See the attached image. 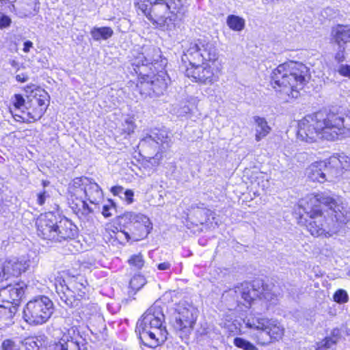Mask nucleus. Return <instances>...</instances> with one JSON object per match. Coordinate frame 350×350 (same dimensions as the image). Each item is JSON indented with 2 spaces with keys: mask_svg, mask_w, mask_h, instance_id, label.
<instances>
[{
  "mask_svg": "<svg viewBox=\"0 0 350 350\" xmlns=\"http://www.w3.org/2000/svg\"><path fill=\"white\" fill-rule=\"evenodd\" d=\"M25 350H45V342L38 338H29L25 340L23 345ZM2 350H21V343L7 339L2 342Z\"/></svg>",
  "mask_w": 350,
  "mask_h": 350,
  "instance_id": "nucleus-21",
  "label": "nucleus"
},
{
  "mask_svg": "<svg viewBox=\"0 0 350 350\" xmlns=\"http://www.w3.org/2000/svg\"><path fill=\"white\" fill-rule=\"evenodd\" d=\"M299 209V224L314 237H332L350 221V211L342 198L325 193L301 199Z\"/></svg>",
  "mask_w": 350,
  "mask_h": 350,
  "instance_id": "nucleus-1",
  "label": "nucleus"
},
{
  "mask_svg": "<svg viewBox=\"0 0 350 350\" xmlns=\"http://www.w3.org/2000/svg\"><path fill=\"white\" fill-rule=\"evenodd\" d=\"M226 24L228 27L234 31H241L245 26V21L243 18L230 14L227 16Z\"/></svg>",
  "mask_w": 350,
  "mask_h": 350,
  "instance_id": "nucleus-33",
  "label": "nucleus"
},
{
  "mask_svg": "<svg viewBox=\"0 0 350 350\" xmlns=\"http://www.w3.org/2000/svg\"><path fill=\"white\" fill-rule=\"evenodd\" d=\"M86 283L85 280L82 278H73L68 284H62L59 282V285L56 286V291L59 294L60 299L69 306L77 305L75 302L85 297L86 294Z\"/></svg>",
  "mask_w": 350,
  "mask_h": 350,
  "instance_id": "nucleus-15",
  "label": "nucleus"
},
{
  "mask_svg": "<svg viewBox=\"0 0 350 350\" xmlns=\"http://www.w3.org/2000/svg\"><path fill=\"white\" fill-rule=\"evenodd\" d=\"M111 192L114 195H119L124 193V189L120 186H116L111 188Z\"/></svg>",
  "mask_w": 350,
  "mask_h": 350,
  "instance_id": "nucleus-52",
  "label": "nucleus"
},
{
  "mask_svg": "<svg viewBox=\"0 0 350 350\" xmlns=\"http://www.w3.org/2000/svg\"><path fill=\"white\" fill-rule=\"evenodd\" d=\"M307 67L297 62H290L279 65L271 73V83L278 97L284 102H290L300 95L307 80Z\"/></svg>",
  "mask_w": 350,
  "mask_h": 350,
  "instance_id": "nucleus-4",
  "label": "nucleus"
},
{
  "mask_svg": "<svg viewBox=\"0 0 350 350\" xmlns=\"http://www.w3.org/2000/svg\"><path fill=\"white\" fill-rule=\"evenodd\" d=\"M47 185H48V183H46L45 181L43 182L44 187H46Z\"/></svg>",
  "mask_w": 350,
  "mask_h": 350,
  "instance_id": "nucleus-56",
  "label": "nucleus"
},
{
  "mask_svg": "<svg viewBox=\"0 0 350 350\" xmlns=\"http://www.w3.org/2000/svg\"><path fill=\"white\" fill-rule=\"evenodd\" d=\"M129 266L136 270L141 269L144 266V259L142 254H133L128 259Z\"/></svg>",
  "mask_w": 350,
  "mask_h": 350,
  "instance_id": "nucleus-35",
  "label": "nucleus"
},
{
  "mask_svg": "<svg viewBox=\"0 0 350 350\" xmlns=\"http://www.w3.org/2000/svg\"><path fill=\"white\" fill-rule=\"evenodd\" d=\"M335 42L338 45L341 43L350 42V26L338 25L332 31Z\"/></svg>",
  "mask_w": 350,
  "mask_h": 350,
  "instance_id": "nucleus-30",
  "label": "nucleus"
},
{
  "mask_svg": "<svg viewBox=\"0 0 350 350\" xmlns=\"http://www.w3.org/2000/svg\"><path fill=\"white\" fill-rule=\"evenodd\" d=\"M331 169L329 159L312 163L306 170V175L312 182L324 183L326 179V172Z\"/></svg>",
  "mask_w": 350,
  "mask_h": 350,
  "instance_id": "nucleus-22",
  "label": "nucleus"
},
{
  "mask_svg": "<svg viewBox=\"0 0 350 350\" xmlns=\"http://www.w3.org/2000/svg\"><path fill=\"white\" fill-rule=\"evenodd\" d=\"M85 349L84 339L79 336L75 326L68 329L55 347V350H85Z\"/></svg>",
  "mask_w": 350,
  "mask_h": 350,
  "instance_id": "nucleus-19",
  "label": "nucleus"
},
{
  "mask_svg": "<svg viewBox=\"0 0 350 350\" xmlns=\"http://www.w3.org/2000/svg\"><path fill=\"white\" fill-rule=\"evenodd\" d=\"M114 205L111 200H109L107 204L103 205L102 209V214L105 217H109L112 215L111 211L113 210Z\"/></svg>",
  "mask_w": 350,
  "mask_h": 350,
  "instance_id": "nucleus-43",
  "label": "nucleus"
},
{
  "mask_svg": "<svg viewBox=\"0 0 350 350\" xmlns=\"http://www.w3.org/2000/svg\"><path fill=\"white\" fill-rule=\"evenodd\" d=\"M297 138L307 143L319 139L335 141L350 136V111L346 113L319 111L298 122Z\"/></svg>",
  "mask_w": 350,
  "mask_h": 350,
  "instance_id": "nucleus-2",
  "label": "nucleus"
},
{
  "mask_svg": "<svg viewBox=\"0 0 350 350\" xmlns=\"http://www.w3.org/2000/svg\"><path fill=\"white\" fill-rule=\"evenodd\" d=\"M165 316L157 304L150 306L136 325L135 332L144 345L154 348L163 343L167 336L164 325Z\"/></svg>",
  "mask_w": 350,
  "mask_h": 350,
  "instance_id": "nucleus-5",
  "label": "nucleus"
},
{
  "mask_svg": "<svg viewBox=\"0 0 350 350\" xmlns=\"http://www.w3.org/2000/svg\"><path fill=\"white\" fill-rule=\"evenodd\" d=\"M17 310V306H0V319L11 320Z\"/></svg>",
  "mask_w": 350,
  "mask_h": 350,
  "instance_id": "nucleus-38",
  "label": "nucleus"
},
{
  "mask_svg": "<svg viewBox=\"0 0 350 350\" xmlns=\"http://www.w3.org/2000/svg\"><path fill=\"white\" fill-rule=\"evenodd\" d=\"M124 198L126 201L127 204H131L133 202L134 193L131 189H127L124 191Z\"/></svg>",
  "mask_w": 350,
  "mask_h": 350,
  "instance_id": "nucleus-48",
  "label": "nucleus"
},
{
  "mask_svg": "<svg viewBox=\"0 0 350 350\" xmlns=\"http://www.w3.org/2000/svg\"><path fill=\"white\" fill-rule=\"evenodd\" d=\"M10 63L11 66L14 68L17 67L18 65V62L14 59L10 60Z\"/></svg>",
  "mask_w": 350,
  "mask_h": 350,
  "instance_id": "nucleus-54",
  "label": "nucleus"
},
{
  "mask_svg": "<svg viewBox=\"0 0 350 350\" xmlns=\"http://www.w3.org/2000/svg\"><path fill=\"white\" fill-rule=\"evenodd\" d=\"M345 47L344 46V45H338V50L336 53L334 57L336 61H337L338 63L342 62L345 60Z\"/></svg>",
  "mask_w": 350,
  "mask_h": 350,
  "instance_id": "nucleus-45",
  "label": "nucleus"
},
{
  "mask_svg": "<svg viewBox=\"0 0 350 350\" xmlns=\"http://www.w3.org/2000/svg\"><path fill=\"white\" fill-rule=\"evenodd\" d=\"M254 120L256 124L255 139L256 142H260L262 139L265 138L269 134L271 131V128L268 124V122L265 118L254 116Z\"/></svg>",
  "mask_w": 350,
  "mask_h": 350,
  "instance_id": "nucleus-27",
  "label": "nucleus"
},
{
  "mask_svg": "<svg viewBox=\"0 0 350 350\" xmlns=\"http://www.w3.org/2000/svg\"><path fill=\"white\" fill-rule=\"evenodd\" d=\"M11 18L3 13H0V29L8 27L11 24Z\"/></svg>",
  "mask_w": 350,
  "mask_h": 350,
  "instance_id": "nucleus-44",
  "label": "nucleus"
},
{
  "mask_svg": "<svg viewBox=\"0 0 350 350\" xmlns=\"http://www.w3.org/2000/svg\"><path fill=\"white\" fill-rule=\"evenodd\" d=\"M29 267V260L25 256H11L2 263L0 270V282L12 276L18 277Z\"/></svg>",
  "mask_w": 350,
  "mask_h": 350,
  "instance_id": "nucleus-17",
  "label": "nucleus"
},
{
  "mask_svg": "<svg viewBox=\"0 0 350 350\" xmlns=\"http://www.w3.org/2000/svg\"><path fill=\"white\" fill-rule=\"evenodd\" d=\"M153 94L160 95L167 87L170 78L165 70H159L157 75H150L149 78Z\"/></svg>",
  "mask_w": 350,
  "mask_h": 350,
  "instance_id": "nucleus-24",
  "label": "nucleus"
},
{
  "mask_svg": "<svg viewBox=\"0 0 350 350\" xmlns=\"http://www.w3.org/2000/svg\"><path fill=\"white\" fill-rule=\"evenodd\" d=\"M13 103L15 110H21L22 113H24L22 109L25 105V100L21 95L16 94Z\"/></svg>",
  "mask_w": 350,
  "mask_h": 350,
  "instance_id": "nucleus-42",
  "label": "nucleus"
},
{
  "mask_svg": "<svg viewBox=\"0 0 350 350\" xmlns=\"http://www.w3.org/2000/svg\"><path fill=\"white\" fill-rule=\"evenodd\" d=\"M34 90H36L33 96L35 97V104L37 105L38 107L33 109L31 112L29 111L28 115L33 120H39L44 113L49 101L47 93L43 90L36 89L34 85L27 86L26 91L27 92L29 91L33 92Z\"/></svg>",
  "mask_w": 350,
  "mask_h": 350,
  "instance_id": "nucleus-20",
  "label": "nucleus"
},
{
  "mask_svg": "<svg viewBox=\"0 0 350 350\" xmlns=\"http://www.w3.org/2000/svg\"><path fill=\"white\" fill-rule=\"evenodd\" d=\"M49 197V195L46 191H42L38 193L37 194V203L39 205H43L46 201V199Z\"/></svg>",
  "mask_w": 350,
  "mask_h": 350,
  "instance_id": "nucleus-46",
  "label": "nucleus"
},
{
  "mask_svg": "<svg viewBox=\"0 0 350 350\" xmlns=\"http://www.w3.org/2000/svg\"><path fill=\"white\" fill-rule=\"evenodd\" d=\"M233 343L237 347L243 350H258L256 345L243 338H234Z\"/></svg>",
  "mask_w": 350,
  "mask_h": 350,
  "instance_id": "nucleus-37",
  "label": "nucleus"
},
{
  "mask_svg": "<svg viewBox=\"0 0 350 350\" xmlns=\"http://www.w3.org/2000/svg\"><path fill=\"white\" fill-rule=\"evenodd\" d=\"M81 313L83 319L87 323L88 327H99L103 323V318L99 312L96 304H90L83 307Z\"/></svg>",
  "mask_w": 350,
  "mask_h": 350,
  "instance_id": "nucleus-23",
  "label": "nucleus"
},
{
  "mask_svg": "<svg viewBox=\"0 0 350 350\" xmlns=\"http://www.w3.org/2000/svg\"><path fill=\"white\" fill-rule=\"evenodd\" d=\"M330 167L350 172V157L344 154H334L329 158Z\"/></svg>",
  "mask_w": 350,
  "mask_h": 350,
  "instance_id": "nucleus-29",
  "label": "nucleus"
},
{
  "mask_svg": "<svg viewBox=\"0 0 350 350\" xmlns=\"http://www.w3.org/2000/svg\"><path fill=\"white\" fill-rule=\"evenodd\" d=\"M340 338V330L334 329L331 333V336L325 338L321 341L317 343V350H325L331 348L333 345H336Z\"/></svg>",
  "mask_w": 350,
  "mask_h": 350,
  "instance_id": "nucleus-31",
  "label": "nucleus"
},
{
  "mask_svg": "<svg viewBox=\"0 0 350 350\" xmlns=\"http://www.w3.org/2000/svg\"><path fill=\"white\" fill-rule=\"evenodd\" d=\"M13 8L21 18L35 15L38 12L34 0H21L16 5H13Z\"/></svg>",
  "mask_w": 350,
  "mask_h": 350,
  "instance_id": "nucleus-26",
  "label": "nucleus"
},
{
  "mask_svg": "<svg viewBox=\"0 0 350 350\" xmlns=\"http://www.w3.org/2000/svg\"><path fill=\"white\" fill-rule=\"evenodd\" d=\"M185 0L154 1L146 11H141L146 18L155 24L164 18L170 11L179 12L185 4Z\"/></svg>",
  "mask_w": 350,
  "mask_h": 350,
  "instance_id": "nucleus-16",
  "label": "nucleus"
},
{
  "mask_svg": "<svg viewBox=\"0 0 350 350\" xmlns=\"http://www.w3.org/2000/svg\"><path fill=\"white\" fill-rule=\"evenodd\" d=\"M171 267V263L169 262H163L158 264L157 268L161 271H166L169 270Z\"/></svg>",
  "mask_w": 350,
  "mask_h": 350,
  "instance_id": "nucleus-50",
  "label": "nucleus"
},
{
  "mask_svg": "<svg viewBox=\"0 0 350 350\" xmlns=\"http://www.w3.org/2000/svg\"><path fill=\"white\" fill-rule=\"evenodd\" d=\"M135 124L132 118H127L124 122L122 124V133L127 135L133 133L135 129Z\"/></svg>",
  "mask_w": 350,
  "mask_h": 350,
  "instance_id": "nucleus-40",
  "label": "nucleus"
},
{
  "mask_svg": "<svg viewBox=\"0 0 350 350\" xmlns=\"http://www.w3.org/2000/svg\"><path fill=\"white\" fill-rule=\"evenodd\" d=\"M347 275H348L349 276H350V269L348 271V272H347Z\"/></svg>",
  "mask_w": 350,
  "mask_h": 350,
  "instance_id": "nucleus-57",
  "label": "nucleus"
},
{
  "mask_svg": "<svg viewBox=\"0 0 350 350\" xmlns=\"http://www.w3.org/2000/svg\"><path fill=\"white\" fill-rule=\"evenodd\" d=\"M235 296L237 301L245 305L247 308L254 303L256 298L265 300L268 306L277 304L280 295L277 286L273 284H264L262 281L256 280L252 284L244 282L235 287L234 289H230L223 294V297L226 299L228 296Z\"/></svg>",
  "mask_w": 350,
  "mask_h": 350,
  "instance_id": "nucleus-7",
  "label": "nucleus"
},
{
  "mask_svg": "<svg viewBox=\"0 0 350 350\" xmlns=\"http://www.w3.org/2000/svg\"><path fill=\"white\" fill-rule=\"evenodd\" d=\"M338 72L342 76L350 77V66L341 65L338 68Z\"/></svg>",
  "mask_w": 350,
  "mask_h": 350,
  "instance_id": "nucleus-49",
  "label": "nucleus"
},
{
  "mask_svg": "<svg viewBox=\"0 0 350 350\" xmlns=\"http://www.w3.org/2000/svg\"><path fill=\"white\" fill-rule=\"evenodd\" d=\"M69 193L70 207L77 215L84 216L92 211L85 200L91 204H97L103 198L100 186L87 177L75 178L70 184Z\"/></svg>",
  "mask_w": 350,
  "mask_h": 350,
  "instance_id": "nucleus-6",
  "label": "nucleus"
},
{
  "mask_svg": "<svg viewBox=\"0 0 350 350\" xmlns=\"http://www.w3.org/2000/svg\"><path fill=\"white\" fill-rule=\"evenodd\" d=\"M52 301L47 297L39 296L30 300L23 309V318L30 325L46 323L53 314Z\"/></svg>",
  "mask_w": 350,
  "mask_h": 350,
  "instance_id": "nucleus-13",
  "label": "nucleus"
},
{
  "mask_svg": "<svg viewBox=\"0 0 350 350\" xmlns=\"http://www.w3.org/2000/svg\"><path fill=\"white\" fill-rule=\"evenodd\" d=\"M118 224L125 229V241H138L146 238L152 229L150 219L145 215L126 212L118 218Z\"/></svg>",
  "mask_w": 350,
  "mask_h": 350,
  "instance_id": "nucleus-10",
  "label": "nucleus"
},
{
  "mask_svg": "<svg viewBox=\"0 0 350 350\" xmlns=\"http://www.w3.org/2000/svg\"><path fill=\"white\" fill-rule=\"evenodd\" d=\"M334 301L338 304H345L349 301V296L346 291L343 289L337 290L333 296Z\"/></svg>",
  "mask_w": 350,
  "mask_h": 350,
  "instance_id": "nucleus-41",
  "label": "nucleus"
},
{
  "mask_svg": "<svg viewBox=\"0 0 350 350\" xmlns=\"http://www.w3.org/2000/svg\"><path fill=\"white\" fill-rule=\"evenodd\" d=\"M31 48H33V42L31 41L27 40L24 42L23 49L24 53H29Z\"/></svg>",
  "mask_w": 350,
  "mask_h": 350,
  "instance_id": "nucleus-51",
  "label": "nucleus"
},
{
  "mask_svg": "<svg viewBox=\"0 0 350 350\" xmlns=\"http://www.w3.org/2000/svg\"><path fill=\"white\" fill-rule=\"evenodd\" d=\"M16 0H3V1H1V3H6L7 1L8 2H14Z\"/></svg>",
  "mask_w": 350,
  "mask_h": 350,
  "instance_id": "nucleus-55",
  "label": "nucleus"
},
{
  "mask_svg": "<svg viewBox=\"0 0 350 350\" xmlns=\"http://www.w3.org/2000/svg\"><path fill=\"white\" fill-rule=\"evenodd\" d=\"M38 235L43 239L53 242L73 239L77 233V226L66 217L58 219L52 212L41 214L36 219Z\"/></svg>",
  "mask_w": 350,
  "mask_h": 350,
  "instance_id": "nucleus-8",
  "label": "nucleus"
},
{
  "mask_svg": "<svg viewBox=\"0 0 350 350\" xmlns=\"http://www.w3.org/2000/svg\"><path fill=\"white\" fill-rule=\"evenodd\" d=\"M182 61L189 62V67L186 68L185 75L193 81L211 85L219 79L221 64L218 61L217 50L211 42L198 40L190 43Z\"/></svg>",
  "mask_w": 350,
  "mask_h": 350,
  "instance_id": "nucleus-3",
  "label": "nucleus"
},
{
  "mask_svg": "<svg viewBox=\"0 0 350 350\" xmlns=\"http://www.w3.org/2000/svg\"><path fill=\"white\" fill-rule=\"evenodd\" d=\"M26 285L23 282L9 284L0 288L1 306H18L24 295Z\"/></svg>",
  "mask_w": 350,
  "mask_h": 350,
  "instance_id": "nucleus-18",
  "label": "nucleus"
},
{
  "mask_svg": "<svg viewBox=\"0 0 350 350\" xmlns=\"http://www.w3.org/2000/svg\"><path fill=\"white\" fill-rule=\"evenodd\" d=\"M103 236L107 243H109L113 245L120 243L118 240H114V234H113V233L105 232Z\"/></svg>",
  "mask_w": 350,
  "mask_h": 350,
  "instance_id": "nucleus-47",
  "label": "nucleus"
},
{
  "mask_svg": "<svg viewBox=\"0 0 350 350\" xmlns=\"http://www.w3.org/2000/svg\"><path fill=\"white\" fill-rule=\"evenodd\" d=\"M170 138L163 131H153L141 139L138 149L152 165H158L162 159L163 149L169 146Z\"/></svg>",
  "mask_w": 350,
  "mask_h": 350,
  "instance_id": "nucleus-11",
  "label": "nucleus"
},
{
  "mask_svg": "<svg viewBox=\"0 0 350 350\" xmlns=\"http://www.w3.org/2000/svg\"><path fill=\"white\" fill-rule=\"evenodd\" d=\"M198 317V310L187 301H180L176 308L175 329L187 335L193 329Z\"/></svg>",
  "mask_w": 350,
  "mask_h": 350,
  "instance_id": "nucleus-14",
  "label": "nucleus"
},
{
  "mask_svg": "<svg viewBox=\"0 0 350 350\" xmlns=\"http://www.w3.org/2000/svg\"><path fill=\"white\" fill-rule=\"evenodd\" d=\"M175 11H170L164 18L157 21L155 25L157 27L163 30L166 31L168 33L173 32L179 27L180 21L178 18L177 14L174 12Z\"/></svg>",
  "mask_w": 350,
  "mask_h": 350,
  "instance_id": "nucleus-25",
  "label": "nucleus"
},
{
  "mask_svg": "<svg viewBox=\"0 0 350 350\" xmlns=\"http://www.w3.org/2000/svg\"><path fill=\"white\" fill-rule=\"evenodd\" d=\"M105 232L113 233L114 234V240H118L120 243H123L125 241V229L119 230L118 227L112 223L106 224Z\"/></svg>",
  "mask_w": 350,
  "mask_h": 350,
  "instance_id": "nucleus-34",
  "label": "nucleus"
},
{
  "mask_svg": "<svg viewBox=\"0 0 350 350\" xmlns=\"http://www.w3.org/2000/svg\"><path fill=\"white\" fill-rule=\"evenodd\" d=\"M16 79L18 82L23 83V82H25L27 81L28 77L26 74L22 73V74L17 75L16 76Z\"/></svg>",
  "mask_w": 350,
  "mask_h": 350,
  "instance_id": "nucleus-53",
  "label": "nucleus"
},
{
  "mask_svg": "<svg viewBox=\"0 0 350 350\" xmlns=\"http://www.w3.org/2000/svg\"><path fill=\"white\" fill-rule=\"evenodd\" d=\"M191 109L188 100L182 101L173 108L174 113L178 116H185L191 112Z\"/></svg>",
  "mask_w": 350,
  "mask_h": 350,
  "instance_id": "nucleus-36",
  "label": "nucleus"
},
{
  "mask_svg": "<svg viewBox=\"0 0 350 350\" xmlns=\"http://www.w3.org/2000/svg\"><path fill=\"white\" fill-rule=\"evenodd\" d=\"M244 323L247 328L258 331L252 338L261 347H267L279 341L284 334V327L276 319L249 317L244 319Z\"/></svg>",
  "mask_w": 350,
  "mask_h": 350,
  "instance_id": "nucleus-9",
  "label": "nucleus"
},
{
  "mask_svg": "<svg viewBox=\"0 0 350 350\" xmlns=\"http://www.w3.org/2000/svg\"><path fill=\"white\" fill-rule=\"evenodd\" d=\"M146 283V278L140 275H135L130 280V287L133 290H139Z\"/></svg>",
  "mask_w": 350,
  "mask_h": 350,
  "instance_id": "nucleus-39",
  "label": "nucleus"
},
{
  "mask_svg": "<svg viewBox=\"0 0 350 350\" xmlns=\"http://www.w3.org/2000/svg\"><path fill=\"white\" fill-rule=\"evenodd\" d=\"M138 75L140 76V77H139L138 81L136 84L135 91L143 97L151 96L153 92L151 83L149 79L150 75L148 72H144L143 74Z\"/></svg>",
  "mask_w": 350,
  "mask_h": 350,
  "instance_id": "nucleus-28",
  "label": "nucleus"
},
{
  "mask_svg": "<svg viewBox=\"0 0 350 350\" xmlns=\"http://www.w3.org/2000/svg\"><path fill=\"white\" fill-rule=\"evenodd\" d=\"M161 58V52L151 45L135 47L131 52L130 62L136 74L142 75L149 70L153 72Z\"/></svg>",
  "mask_w": 350,
  "mask_h": 350,
  "instance_id": "nucleus-12",
  "label": "nucleus"
},
{
  "mask_svg": "<svg viewBox=\"0 0 350 350\" xmlns=\"http://www.w3.org/2000/svg\"><path fill=\"white\" fill-rule=\"evenodd\" d=\"M113 33V31L112 29L109 27H94L90 31V34L92 38L96 41H98L100 40H107L112 36Z\"/></svg>",
  "mask_w": 350,
  "mask_h": 350,
  "instance_id": "nucleus-32",
  "label": "nucleus"
}]
</instances>
